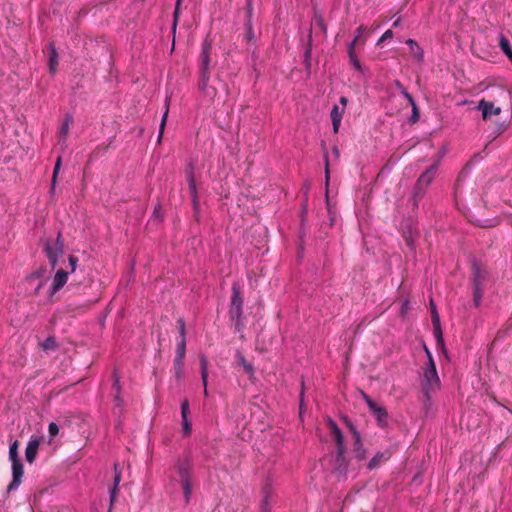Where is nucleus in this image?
Here are the masks:
<instances>
[{"label":"nucleus","instance_id":"1","mask_svg":"<svg viewBox=\"0 0 512 512\" xmlns=\"http://www.w3.org/2000/svg\"><path fill=\"white\" fill-rule=\"evenodd\" d=\"M437 166H429L417 179L407 204L411 207L412 212H416L419 208L420 202L426 195L427 189L433 182L436 174Z\"/></svg>","mask_w":512,"mask_h":512},{"label":"nucleus","instance_id":"9","mask_svg":"<svg viewBox=\"0 0 512 512\" xmlns=\"http://www.w3.org/2000/svg\"><path fill=\"white\" fill-rule=\"evenodd\" d=\"M12 468V480L10 484L7 486V493L15 491L22 483V477L24 474L23 470V462L22 460L11 462Z\"/></svg>","mask_w":512,"mask_h":512},{"label":"nucleus","instance_id":"25","mask_svg":"<svg viewBox=\"0 0 512 512\" xmlns=\"http://www.w3.org/2000/svg\"><path fill=\"white\" fill-rule=\"evenodd\" d=\"M311 56H312V37H309L308 44L305 47L303 58H304V65L305 69L310 72L311 70Z\"/></svg>","mask_w":512,"mask_h":512},{"label":"nucleus","instance_id":"36","mask_svg":"<svg viewBox=\"0 0 512 512\" xmlns=\"http://www.w3.org/2000/svg\"><path fill=\"white\" fill-rule=\"evenodd\" d=\"M190 414L189 409V401L188 399H184L181 403V417H182V423L190 422L188 419V415Z\"/></svg>","mask_w":512,"mask_h":512},{"label":"nucleus","instance_id":"19","mask_svg":"<svg viewBox=\"0 0 512 512\" xmlns=\"http://www.w3.org/2000/svg\"><path fill=\"white\" fill-rule=\"evenodd\" d=\"M433 329H434V336L437 342L438 346H444V339H443V333L441 329V323H440V316L438 313H435L433 317Z\"/></svg>","mask_w":512,"mask_h":512},{"label":"nucleus","instance_id":"20","mask_svg":"<svg viewBox=\"0 0 512 512\" xmlns=\"http://www.w3.org/2000/svg\"><path fill=\"white\" fill-rule=\"evenodd\" d=\"M208 360L206 356L201 355L200 356V368H201V378L204 386V395L205 397H208V389H207V382H208Z\"/></svg>","mask_w":512,"mask_h":512},{"label":"nucleus","instance_id":"30","mask_svg":"<svg viewBox=\"0 0 512 512\" xmlns=\"http://www.w3.org/2000/svg\"><path fill=\"white\" fill-rule=\"evenodd\" d=\"M19 441L15 440L9 446V460L10 462H15L21 460L18 453Z\"/></svg>","mask_w":512,"mask_h":512},{"label":"nucleus","instance_id":"2","mask_svg":"<svg viewBox=\"0 0 512 512\" xmlns=\"http://www.w3.org/2000/svg\"><path fill=\"white\" fill-rule=\"evenodd\" d=\"M186 504H189L192 495L193 461L189 454L180 456L174 464Z\"/></svg>","mask_w":512,"mask_h":512},{"label":"nucleus","instance_id":"27","mask_svg":"<svg viewBox=\"0 0 512 512\" xmlns=\"http://www.w3.org/2000/svg\"><path fill=\"white\" fill-rule=\"evenodd\" d=\"M45 272H46V268L42 266L39 269H37L36 271L29 274L25 278V282L28 285H32L35 281L43 280L42 278L44 277Z\"/></svg>","mask_w":512,"mask_h":512},{"label":"nucleus","instance_id":"43","mask_svg":"<svg viewBox=\"0 0 512 512\" xmlns=\"http://www.w3.org/2000/svg\"><path fill=\"white\" fill-rule=\"evenodd\" d=\"M269 498H270L269 493L267 490H265V495L261 502V512H270L271 506H270Z\"/></svg>","mask_w":512,"mask_h":512},{"label":"nucleus","instance_id":"35","mask_svg":"<svg viewBox=\"0 0 512 512\" xmlns=\"http://www.w3.org/2000/svg\"><path fill=\"white\" fill-rule=\"evenodd\" d=\"M42 348L47 351V350H55L58 348V344L56 342V339L55 337L53 336H49L47 337L43 343H42Z\"/></svg>","mask_w":512,"mask_h":512},{"label":"nucleus","instance_id":"40","mask_svg":"<svg viewBox=\"0 0 512 512\" xmlns=\"http://www.w3.org/2000/svg\"><path fill=\"white\" fill-rule=\"evenodd\" d=\"M179 340H186V324L183 318L177 320Z\"/></svg>","mask_w":512,"mask_h":512},{"label":"nucleus","instance_id":"51","mask_svg":"<svg viewBox=\"0 0 512 512\" xmlns=\"http://www.w3.org/2000/svg\"><path fill=\"white\" fill-rule=\"evenodd\" d=\"M315 20H316L317 25L325 32L326 29H327V26L325 24V21H324L322 15L321 14H316L315 15Z\"/></svg>","mask_w":512,"mask_h":512},{"label":"nucleus","instance_id":"45","mask_svg":"<svg viewBox=\"0 0 512 512\" xmlns=\"http://www.w3.org/2000/svg\"><path fill=\"white\" fill-rule=\"evenodd\" d=\"M48 432L51 439L55 438L59 433L58 425L54 422H51L48 426Z\"/></svg>","mask_w":512,"mask_h":512},{"label":"nucleus","instance_id":"48","mask_svg":"<svg viewBox=\"0 0 512 512\" xmlns=\"http://www.w3.org/2000/svg\"><path fill=\"white\" fill-rule=\"evenodd\" d=\"M187 183H188V188H189L191 198H196L198 196L196 180H193L192 182H187Z\"/></svg>","mask_w":512,"mask_h":512},{"label":"nucleus","instance_id":"52","mask_svg":"<svg viewBox=\"0 0 512 512\" xmlns=\"http://www.w3.org/2000/svg\"><path fill=\"white\" fill-rule=\"evenodd\" d=\"M362 397L364 399V401L366 402L369 410L375 406V404L377 403L376 401H374L369 395H367L365 392L362 391Z\"/></svg>","mask_w":512,"mask_h":512},{"label":"nucleus","instance_id":"33","mask_svg":"<svg viewBox=\"0 0 512 512\" xmlns=\"http://www.w3.org/2000/svg\"><path fill=\"white\" fill-rule=\"evenodd\" d=\"M384 459L383 452H377L373 458L368 462L367 468L368 470H373L379 466V463Z\"/></svg>","mask_w":512,"mask_h":512},{"label":"nucleus","instance_id":"57","mask_svg":"<svg viewBox=\"0 0 512 512\" xmlns=\"http://www.w3.org/2000/svg\"><path fill=\"white\" fill-rule=\"evenodd\" d=\"M304 391H305V385H304V382L302 381L301 392H300V404H299L300 411L302 410V408L304 406Z\"/></svg>","mask_w":512,"mask_h":512},{"label":"nucleus","instance_id":"34","mask_svg":"<svg viewBox=\"0 0 512 512\" xmlns=\"http://www.w3.org/2000/svg\"><path fill=\"white\" fill-rule=\"evenodd\" d=\"M165 102H166V110H165V112H164V114L162 116L160 127H159L158 142H160L161 139H162L164 128H165V124H166V120H167V117H168L169 99L167 98Z\"/></svg>","mask_w":512,"mask_h":512},{"label":"nucleus","instance_id":"17","mask_svg":"<svg viewBox=\"0 0 512 512\" xmlns=\"http://www.w3.org/2000/svg\"><path fill=\"white\" fill-rule=\"evenodd\" d=\"M344 111V108H339V106L337 105H334L331 110L330 117L332 121L333 131L335 133H337L339 130Z\"/></svg>","mask_w":512,"mask_h":512},{"label":"nucleus","instance_id":"26","mask_svg":"<svg viewBox=\"0 0 512 512\" xmlns=\"http://www.w3.org/2000/svg\"><path fill=\"white\" fill-rule=\"evenodd\" d=\"M61 164H62V157L58 156L57 159H56L55 165H54L52 179H51V186H50V193L51 194L55 193L57 177H58V174H59V171H60V168H61Z\"/></svg>","mask_w":512,"mask_h":512},{"label":"nucleus","instance_id":"56","mask_svg":"<svg viewBox=\"0 0 512 512\" xmlns=\"http://www.w3.org/2000/svg\"><path fill=\"white\" fill-rule=\"evenodd\" d=\"M325 175H326V185H328L329 182V159H328V153H325Z\"/></svg>","mask_w":512,"mask_h":512},{"label":"nucleus","instance_id":"46","mask_svg":"<svg viewBox=\"0 0 512 512\" xmlns=\"http://www.w3.org/2000/svg\"><path fill=\"white\" fill-rule=\"evenodd\" d=\"M246 19L252 21L253 19V0H247L246 4Z\"/></svg>","mask_w":512,"mask_h":512},{"label":"nucleus","instance_id":"3","mask_svg":"<svg viewBox=\"0 0 512 512\" xmlns=\"http://www.w3.org/2000/svg\"><path fill=\"white\" fill-rule=\"evenodd\" d=\"M212 49V41L205 38L202 42V50L200 54V80L199 90L205 95L213 98L216 95V90L208 85L210 79V53Z\"/></svg>","mask_w":512,"mask_h":512},{"label":"nucleus","instance_id":"29","mask_svg":"<svg viewBox=\"0 0 512 512\" xmlns=\"http://www.w3.org/2000/svg\"><path fill=\"white\" fill-rule=\"evenodd\" d=\"M354 453H355V458L357 460L362 461V460L366 459L367 449L364 448L361 438L359 439V443H356L354 441Z\"/></svg>","mask_w":512,"mask_h":512},{"label":"nucleus","instance_id":"44","mask_svg":"<svg viewBox=\"0 0 512 512\" xmlns=\"http://www.w3.org/2000/svg\"><path fill=\"white\" fill-rule=\"evenodd\" d=\"M346 423L348 424L349 430L353 435V439L356 443H359V439L361 438L360 432L354 426V424L346 419Z\"/></svg>","mask_w":512,"mask_h":512},{"label":"nucleus","instance_id":"7","mask_svg":"<svg viewBox=\"0 0 512 512\" xmlns=\"http://www.w3.org/2000/svg\"><path fill=\"white\" fill-rule=\"evenodd\" d=\"M345 445L337 446L335 457L332 463L333 472L341 477H346L348 473L349 462L345 456Z\"/></svg>","mask_w":512,"mask_h":512},{"label":"nucleus","instance_id":"28","mask_svg":"<svg viewBox=\"0 0 512 512\" xmlns=\"http://www.w3.org/2000/svg\"><path fill=\"white\" fill-rule=\"evenodd\" d=\"M73 121H74L73 115L71 113H66L64 116L62 126L60 128V133L64 140L66 139V137L68 135L70 125L73 123Z\"/></svg>","mask_w":512,"mask_h":512},{"label":"nucleus","instance_id":"21","mask_svg":"<svg viewBox=\"0 0 512 512\" xmlns=\"http://www.w3.org/2000/svg\"><path fill=\"white\" fill-rule=\"evenodd\" d=\"M195 170H196V161L193 158L187 159L185 169H184V173H185L187 182H192L193 180H196Z\"/></svg>","mask_w":512,"mask_h":512},{"label":"nucleus","instance_id":"53","mask_svg":"<svg viewBox=\"0 0 512 512\" xmlns=\"http://www.w3.org/2000/svg\"><path fill=\"white\" fill-rule=\"evenodd\" d=\"M68 260H69V265L71 267V271L69 273H74L76 270L77 263H78V258L74 255H70Z\"/></svg>","mask_w":512,"mask_h":512},{"label":"nucleus","instance_id":"11","mask_svg":"<svg viewBox=\"0 0 512 512\" xmlns=\"http://www.w3.org/2000/svg\"><path fill=\"white\" fill-rule=\"evenodd\" d=\"M477 110L481 111L483 120H488L492 115H499L501 108L496 107L493 102L482 99L479 101Z\"/></svg>","mask_w":512,"mask_h":512},{"label":"nucleus","instance_id":"13","mask_svg":"<svg viewBox=\"0 0 512 512\" xmlns=\"http://www.w3.org/2000/svg\"><path fill=\"white\" fill-rule=\"evenodd\" d=\"M40 442L41 439L39 437L33 436L30 438L25 449V458L28 463L32 464L35 461Z\"/></svg>","mask_w":512,"mask_h":512},{"label":"nucleus","instance_id":"49","mask_svg":"<svg viewBox=\"0 0 512 512\" xmlns=\"http://www.w3.org/2000/svg\"><path fill=\"white\" fill-rule=\"evenodd\" d=\"M52 244L58 247L59 249L64 250V239L61 231L58 232L57 238L54 243L52 242Z\"/></svg>","mask_w":512,"mask_h":512},{"label":"nucleus","instance_id":"54","mask_svg":"<svg viewBox=\"0 0 512 512\" xmlns=\"http://www.w3.org/2000/svg\"><path fill=\"white\" fill-rule=\"evenodd\" d=\"M404 238L407 243V245L412 249L414 244V239L411 230H409L408 233H404Z\"/></svg>","mask_w":512,"mask_h":512},{"label":"nucleus","instance_id":"42","mask_svg":"<svg viewBox=\"0 0 512 512\" xmlns=\"http://www.w3.org/2000/svg\"><path fill=\"white\" fill-rule=\"evenodd\" d=\"M174 371L176 379H181L183 376V360L177 362V359L174 358Z\"/></svg>","mask_w":512,"mask_h":512},{"label":"nucleus","instance_id":"38","mask_svg":"<svg viewBox=\"0 0 512 512\" xmlns=\"http://www.w3.org/2000/svg\"><path fill=\"white\" fill-rule=\"evenodd\" d=\"M331 432L334 436V440L336 442V447L343 446L344 445V436H343V433H342L341 429L339 428V426H335L334 430H331Z\"/></svg>","mask_w":512,"mask_h":512},{"label":"nucleus","instance_id":"8","mask_svg":"<svg viewBox=\"0 0 512 512\" xmlns=\"http://www.w3.org/2000/svg\"><path fill=\"white\" fill-rule=\"evenodd\" d=\"M43 251L49 261L51 269L54 270L57 267L59 258L63 255L64 250L59 249L49 239L43 241Z\"/></svg>","mask_w":512,"mask_h":512},{"label":"nucleus","instance_id":"37","mask_svg":"<svg viewBox=\"0 0 512 512\" xmlns=\"http://www.w3.org/2000/svg\"><path fill=\"white\" fill-rule=\"evenodd\" d=\"M508 125L505 122L497 123L490 134L492 139H496L499 135H501L506 129Z\"/></svg>","mask_w":512,"mask_h":512},{"label":"nucleus","instance_id":"60","mask_svg":"<svg viewBox=\"0 0 512 512\" xmlns=\"http://www.w3.org/2000/svg\"><path fill=\"white\" fill-rule=\"evenodd\" d=\"M339 102L340 104L342 105V108L345 109V106L347 105L348 103V98L345 97V96H341L340 99H339Z\"/></svg>","mask_w":512,"mask_h":512},{"label":"nucleus","instance_id":"10","mask_svg":"<svg viewBox=\"0 0 512 512\" xmlns=\"http://www.w3.org/2000/svg\"><path fill=\"white\" fill-rule=\"evenodd\" d=\"M363 31H364V27L362 25L359 26L357 28V30H356L357 35L355 36V38L348 45V55H349L350 63L359 72H363V68H362V65H361L359 59L356 56L355 45H356V43H357L358 39L360 38V36H361Z\"/></svg>","mask_w":512,"mask_h":512},{"label":"nucleus","instance_id":"63","mask_svg":"<svg viewBox=\"0 0 512 512\" xmlns=\"http://www.w3.org/2000/svg\"><path fill=\"white\" fill-rule=\"evenodd\" d=\"M329 425L331 430H334L335 426H338L331 418H329Z\"/></svg>","mask_w":512,"mask_h":512},{"label":"nucleus","instance_id":"41","mask_svg":"<svg viewBox=\"0 0 512 512\" xmlns=\"http://www.w3.org/2000/svg\"><path fill=\"white\" fill-rule=\"evenodd\" d=\"M180 7H181V5L175 4V9H174V13H173V24H172L173 35H175V33H176L177 24L179 21Z\"/></svg>","mask_w":512,"mask_h":512},{"label":"nucleus","instance_id":"59","mask_svg":"<svg viewBox=\"0 0 512 512\" xmlns=\"http://www.w3.org/2000/svg\"><path fill=\"white\" fill-rule=\"evenodd\" d=\"M182 429H183V433L185 435L190 434V432H191V422L182 423Z\"/></svg>","mask_w":512,"mask_h":512},{"label":"nucleus","instance_id":"32","mask_svg":"<svg viewBox=\"0 0 512 512\" xmlns=\"http://www.w3.org/2000/svg\"><path fill=\"white\" fill-rule=\"evenodd\" d=\"M237 357H238L239 363L242 365L245 372L247 374H249L250 376H253L254 375L253 365L251 363H249L240 352L237 353Z\"/></svg>","mask_w":512,"mask_h":512},{"label":"nucleus","instance_id":"23","mask_svg":"<svg viewBox=\"0 0 512 512\" xmlns=\"http://www.w3.org/2000/svg\"><path fill=\"white\" fill-rule=\"evenodd\" d=\"M112 379H113V389L116 392L115 400L117 401V404L120 405L123 400L120 397V394H121V384H120V376L118 374L117 369L113 370Z\"/></svg>","mask_w":512,"mask_h":512},{"label":"nucleus","instance_id":"58","mask_svg":"<svg viewBox=\"0 0 512 512\" xmlns=\"http://www.w3.org/2000/svg\"><path fill=\"white\" fill-rule=\"evenodd\" d=\"M191 201H192L193 210H194L195 214H198L199 208H200L198 196L196 198H191Z\"/></svg>","mask_w":512,"mask_h":512},{"label":"nucleus","instance_id":"6","mask_svg":"<svg viewBox=\"0 0 512 512\" xmlns=\"http://www.w3.org/2000/svg\"><path fill=\"white\" fill-rule=\"evenodd\" d=\"M471 267V285L473 290V302L474 306L478 308L481 305L483 297V285L487 279V272L481 269L480 264L476 260L472 261Z\"/></svg>","mask_w":512,"mask_h":512},{"label":"nucleus","instance_id":"39","mask_svg":"<svg viewBox=\"0 0 512 512\" xmlns=\"http://www.w3.org/2000/svg\"><path fill=\"white\" fill-rule=\"evenodd\" d=\"M411 107H412V113L408 119V123L412 125V124H415L416 122H418V120L420 118V112H419V108L416 103H412Z\"/></svg>","mask_w":512,"mask_h":512},{"label":"nucleus","instance_id":"4","mask_svg":"<svg viewBox=\"0 0 512 512\" xmlns=\"http://www.w3.org/2000/svg\"><path fill=\"white\" fill-rule=\"evenodd\" d=\"M228 314L231 321L234 322L235 331L241 332L244 329V297L238 282H234L231 287Z\"/></svg>","mask_w":512,"mask_h":512},{"label":"nucleus","instance_id":"12","mask_svg":"<svg viewBox=\"0 0 512 512\" xmlns=\"http://www.w3.org/2000/svg\"><path fill=\"white\" fill-rule=\"evenodd\" d=\"M69 272L62 269L58 270L54 276L53 284L49 289V297L51 298L56 292H58L68 280Z\"/></svg>","mask_w":512,"mask_h":512},{"label":"nucleus","instance_id":"18","mask_svg":"<svg viewBox=\"0 0 512 512\" xmlns=\"http://www.w3.org/2000/svg\"><path fill=\"white\" fill-rule=\"evenodd\" d=\"M49 71L52 75H55L58 67V53L53 43H49Z\"/></svg>","mask_w":512,"mask_h":512},{"label":"nucleus","instance_id":"24","mask_svg":"<svg viewBox=\"0 0 512 512\" xmlns=\"http://www.w3.org/2000/svg\"><path fill=\"white\" fill-rule=\"evenodd\" d=\"M499 46L507 58L512 62V47L509 40L503 35L499 36Z\"/></svg>","mask_w":512,"mask_h":512},{"label":"nucleus","instance_id":"15","mask_svg":"<svg viewBox=\"0 0 512 512\" xmlns=\"http://www.w3.org/2000/svg\"><path fill=\"white\" fill-rule=\"evenodd\" d=\"M121 482V471L119 470V464L118 463H115L114 464V478H113V485L110 489V500H111V505L114 504L115 500H116V495L117 493L119 492V484Z\"/></svg>","mask_w":512,"mask_h":512},{"label":"nucleus","instance_id":"5","mask_svg":"<svg viewBox=\"0 0 512 512\" xmlns=\"http://www.w3.org/2000/svg\"><path fill=\"white\" fill-rule=\"evenodd\" d=\"M428 362L424 371V384L422 387L423 394L427 400L431 398V391L440 387V379L436 370V365L430 351L425 347Z\"/></svg>","mask_w":512,"mask_h":512},{"label":"nucleus","instance_id":"61","mask_svg":"<svg viewBox=\"0 0 512 512\" xmlns=\"http://www.w3.org/2000/svg\"><path fill=\"white\" fill-rule=\"evenodd\" d=\"M430 306H431V316L433 318L435 313H438V311H437L436 305L434 304V302L432 300L430 302Z\"/></svg>","mask_w":512,"mask_h":512},{"label":"nucleus","instance_id":"16","mask_svg":"<svg viewBox=\"0 0 512 512\" xmlns=\"http://www.w3.org/2000/svg\"><path fill=\"white\" fill-rule=\"evenodd\" d=\"M243 37L247 44H256L258 37L254 31L253 21L245 20Z\"/></svg>","mask_w":512,"mask_h":512},{"label":"nucleus","instance_id":"64","mask_svg":"<svg viewBox=\"0 0 512 512\" xmlns=\"http://www.w3.org/2000/svg\"><path fill=\"white\" fill-rule=\"evenodd\" d=\"M395 85L400 89V91L402 90V87H404L399 80L395 81Z\"/></svg>","mask_w":512,"mask_h":512},{"label":"nucleus","instance_id":"31","mask_svg":"<svg viewBox=\"0 0 512 512\" xmlns=\"http://www.w3.org/2000/svg\"><path fill=\"white\" fill-rule=\"evenodd\" d=\"M185 353H186V340H179L177 342L176 355H175V359H177V362H179L180 360H184Z\"/></svg>","mask_w":512,"mask_h":512},{"label":"nucleus","instance_id":"14","mask_svg":"<svg viewBox=\"0 0 512 512\" xmlns=\"http://www.w3.org/2000/svg\"><path fill=\"white\" fill-rule=\"evenodd\" d=\"M370 412L375 416L377 424L380 427L384 428L388 425L389 414L384 406L376 403L375 406L370 409Z\"/></svg>","mask_w":512,"mask_h":512},{"label":"nucleus","instance_id":"55","mask_svg":"<svg viewBox=\"0 0 512 512\" xmlns=\"http://www.w3.org/2000/svg\"><path fill=\"white\" fill-rule=\"evenodd\" d=\"M401 94L408 100L409 104L416 103L413 96L407 91L405 87H402Z\"/></svg>","mask_w":512,"mask_h":512},{"label":"nucleus","instance_id":"62","mask_svg":"<svg viewBox=\"0 0 512 512\" xmlns=\"http://www.w3.org/2000/svg\"><path fill=\"white\" fill-rule=\"evenodd\" d=\"M408 304H409V302H408V301H405V302L402 304V307H401V313H402V314H404V313H405V310L407 309Z\"/></svg>","mask_w":512,"mask_h":512},{"label":"nucleus","instance_id":"47","mask_svg":"<svg viewBox=\"0 0 512 512\" xmlns=\"http://www.w3.org/2000/svg\"><path fill=\"white\" fill-rule=\"evenodd\" d=\"M45 282H46V280H39V281H35L32 285H30L31 287H33L32 294L39 295L40 290L44 286Z\"/></svg>","mask_w":512,"mask_h":512},{"label":"nucleus","instance_id":"22","mask_svg":"<svg viewBox=\"0 0 512 512\" xmlns=\"http://www.w3.org/2000/svg\"><path fill=\"white\" fill-rule=\"evenodd\" d=\"M406 44L409 46L410 52L415 56V58L418 61H422L424 57V52L423 49L419 46V44L413 39H408L406 41Z\"/></svg>","mask_w":512,"mask_h":512},{"label":"nucleus","instance_id":"50","mask_svg":"<svg viewBox=\"0 0 512 512\" xmlns=\"http://www.w3.org/2000/svg\"><path fill=\"white\" fill-rule=\"evenodd\" d=\"M394 36V33L391 29H388L386 30L383 35L379 38V40L377 41V44L379 45L380 43H382L383 41L387 40V39H391L393 38Z\"/></svg>","mask_w":512,"mask_h":512}]
</instances>
